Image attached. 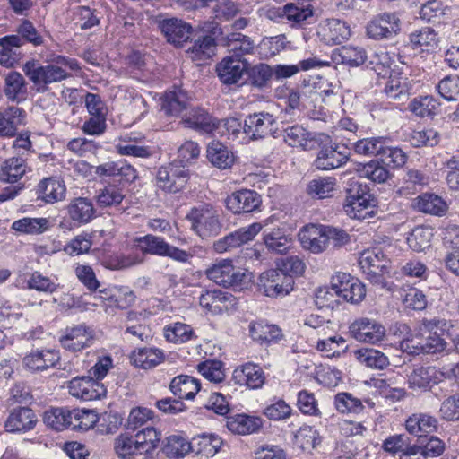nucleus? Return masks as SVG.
I'll return each mask as SVG.
<instances>
[{"label":"nucleus","mask_w":459,"mask_h":459,"mask_svg":"<svg viewBox=\"0 0 459 459\" xmlns=\"http://www.w3.org/2000/svg\"><path fill=\"white\" fill-rule=\"evenodd\" d=\"M206 156L208 160L219 169L230 168L235 160L233 153L228 147L218 141H213L208 144Z\"/></svg>","instance_id":"nucleus-40"},{"label":"nucleus","mask_w":459,"mask_h":459,"mask_svg":"<svg viewBox=\"0 0 459 459\" xmlns=\"http://www.w3.org/2000/svg\"><path fill=\"white\" fill-rule=\"evenodd\" d=\"M186 93L178 87L167 91L163 97L161 108L169 116H178L187 108Z\"/></svg>","instance_id":"nucleus-38"},{"label":"nucleus","mask_w":459,"mask_h":459,"mask_svg":"<svg viewBox=\"0 0 459 459\" xmlns=\"http://www.w3.org/2000/svg\"><path fill=\"white\" fill-rule=\"evenodd\" d=\"M224 46L227 48L230 56L245 59L244 56L255 52V43L247 35L240 32H232L224 38Z\"/></svg>","instance_id":"nucleus-27"},{"label":"nucleus","mask_w":459,"mask_h":459,"mask_svg":"<svg viewBox=\"0 0 459 459\" xmlns=\"http://www.w3.org/2000/svg\"><path fill=\"white\" fill-rule=\"evenodd\" d=\"M299 238L302 247L314 254L324 252L329 246L325 225H306L299 231Z\"/></svg>","instance_id":"nucleus-20"},{"label":"nucleus","mask_w":459,"mask_h":459,"mask_svg":"<svg viewBox=\"0 0 459 459\" xmlns=\"http://www.w3.org/2000/svg\"><path fill=\"white\" fill-rule=\"evenodd\" d=\"M258 290L270 298L283 297L293 290V278L279 268L269 269L258 278Z\"/></svg>","instance_id":"nucleus-4"},{"label":"nucleus","mask_w":459,"mask_h":459,"mask_svg":"<svg viewBox=\"0 0 459 459\" xmlns=\"http://www.w3.org/2000/svg\"><path fill=\"white\" fill-rule=\"evenodd\" d=\"M59 352L55 350H37L23 358V365L31 371H43L53 368L59 361Z\"/></svg>","instance_id":"nucleus-28"},{"label":"nucleus","mask_w":459,"mask_h":459,"mask_svg":"<svg viewBox=\"0 0 459 459\" xmlns=\"http://www.w3.org/2000/svg\"><path fill=\"white\" fill-rule=\"evenodd\" d=\"M66 187L63 180L55 178H45L37 186L38 198L47 204L62 201L65 197Z\"/></svg>","instance_id":"nucleus-24"},{"label":"nucleus","mask_w":459,"mask_h":459,"mask_svg":"<svg viewBox=\"0 0 459 459\" xmlns=\"http://www.w3.org/2000/svg\"><path fill=\"white\" fill-rule=\"evenodd\" d=\"M27 164L21 157L5 160L0 166V181L13 184L18 182L26 173Z\"/></svg>","instance_id":"nucleus-39"},{"label":"nucleus","mask_w":459,"mask_h":459,"mask_svg":"<svg viewBox=\"0 0 459 459\" xmlns=\"http://www.w3.org/2000/svg\"><path fill=\"white\" fill-rule=\"evenodd\" d=\"M262 229L263 225L259 222L242 227L214 241L212 248L218 254L230 252L253 240Z\"/></svg>","instance_id":"nucleus-8"},{"label":"nucleus","mask_w":459,"mask_h":459,"mask_svg":"<svg viewBox=\"0 0 459 459\" xmlns=\"http://www.w3.org/2000/svg\"><path fill=\"white\" fill-rule=\"evenodd\" d=\"M189 179L188 169L179 166L177 161L160 167L156 175L157 186L168 193L181 191Z\"/></svg>","instance_id":"nucleus-7"},{"label":"nucleus","mask_w":459,"mask_h":459,"mask_svg":"<svg viewBox=\"0 0 459 459\" xmlns=\"http://www.w3.org/2000/svg\"><path fill=\"white\" fill-rule=\"evenodd\" d=\"M191 445V451L205 457H211L219 451L222 445V440L217 435L202 434L193 438Z\"/></svg>","instance_id":"nucleus-45"},{"label":"nucleus","mask_w":459,"mask_h":459,"mask_svg":"<svg viewBox=\"0 0 459 459\" xmlns=\"http://www.w3.org/2000/svg\"><path fill=\"white\" fill-rule=\"evenodd\" d=\"M23 288L50 295L55 293L60 288V285L53 279L43 275L39 271H35L28 275L24 281Z\"/></svg>","instance_id":"nucleus-48"},{"label":"nucleus","mask_w":459,"mask_h":459,"mask_svg":"<svg viewBox=\"0 0 459 459\" xmlns=\"http://www.w3.org/2000/svg\"><path fill=\"white\" fill-rule=\"evenodd\" d=\"M387 262L380 247L364 250L359 259L360 268L374 281H377L386 271Z\"/></svg>","instance_id":"nucleus-18"},{"label":"nucleus","mask_w":459,"mask_h":459,"mask_svg":"<svg viewBox=\"0 0 459 459\" xmlns=\"http://www.w3.org/2000/svg\"><path fill=\"white\" fill-rule=\"evenodd\" d=\"M68 388L72 396L83 401L100 399L107 393L104 385L92 377H74L69 382Z\"/></svg>","instance_id":"nucleus-14"},{"label":"nucleus","mask_w":459,"mask_h":459,"mask_svg":"<svg viewBox=\"0 0 459 459\" xmlns=\"http://www.w3.org/2000/svg\"><path fill=\"white\" fill-rule=\"evenodd\" d=\"M50 62L51 64L41 65L35 60H30L23 65V73L37 86L38 91L44 92L49 84L61 82L71 77L68 70H80L79 62L75 58L57 55L53 56Z\"/></svg>","instance_id":"nucleus-1"},{"label":"nucleus","mask_w":459,"mask_h":459,"mask_svg":"<svg viewBox=\"0 0 459 459\" xmlns=\"http://www.w3.org/2000/svg\"><path fill=\"white\" fill-rule=\"evenodd\" d=\"M154 419V412L146 407L133 408L126 420V428L127 430L138 432L146 426H150L149 422Z\"/></svg>","instance_id":"nucleus-51"},{"label":"nucleus","mask_w":459,"mask_h":459,"mask_svg":"<svg viewBox=\"0 0 459 459\" xmlns=\"http://www.w3.org/2000/svg\"><path fill=\"white\" fill-rule=\"evenodd\" d=\"M169 389L180 401L182 399L190 400L200 390V383L190 376L180 375L171 380Z\"/></svg>","instance_id":"nucleus-35"},{"label":"nucleus","mask_w":459,"mask_h":459,"mask_svg":"<svg viewBox=\"0 0 459 459\" xmlns=\"http://www.w3.org/2000/svg\"><path fill=\"white\" fill-rule=\"evenodd\" d=\"M25 112L18 107H9L0 112V137H13L19 126L24 123Z\"/></svg>","instance_id":"nucleus-32"},{"label":"nucleus","mask_w":459,"mask_h":459,"mask_svg":"<svg viewBox=\"0 0 459 459\" xmlns=\"http://www.w3.org/2000/svg\"><path fill=\"white\" fill-rule=\"evenodd\" d=\"M67 210L70 219L80 224L89 222L93 218L95 212L91 201L84 197L72 200Z\"/></svg>","instance_id":"nucleus-41"},{"label":"nucleus","mask_w":459,"mask_h":459,"mask_svg":"<svg viewBox=\"0 0 459 459\" xmlns=\"http://www.w3.org/2000/svg\"><path fill=\"white\" fill-rule=\"evenodd\" d=\"M185 123L191 128L206 134H213L216 126V118H213L202 108H193Z\"/></svg>","instance_id":"nucleus-46"},{"label":"nucleus","mask_w":459,"mask_h":459,"mask_svg":"<svg viewBox=\"0 0 459 459\" xmlns=\"http://www.w3.org/2000/svg\"><path fill=\"white\" fill-rule=\"evenodd\" d=\"M164 336L168 342L185 343L193 338L194 332L190 325L177 322L164 328Z\"/></svg>","instance_id":"nucleus-60"},{"label":"nucleus","mask_w":459,"mask_h":459,"mask_svg":"<svg viewBox=\"0 0 459 459\" xmlns=\"http://www.w3.org/2000/svg\"><path fill=\"white\" fill-rule=\"evenodd\" d=\"M191 450V442L178 434L170 435L163 441L162 452L169 458H182Z\"/></svg>","instance_id":"nucleus-43"},{"label":"nucleus","mask_w":459,"mask_h":459,"mask_svg":"<svg viewBox=\"0 0 459 459\" xmlns=\"http://www.w3.org/2000/svg\"><path fill=\"white\" fill-rule=\"evenodd\" d=\"M334 405L342 413H360L364 410L362 401L350 393H339L334 397Z\"/></svg>","instance_id":"nucleus-62"},{"label":"nucleus","mask_w":459,"mask_h":459,"mask_svg":"<svg viewBox=\"0 0 459 459\" xmlns=\"http://www.w3.org/2000/svg\"><path fill=\"white\" fill-rule=\"evenodd\" d=\"M72 412L73 410L67 408H51L45 411L43 420L47 426L61 431L72 428Z\"/></svg>","instance_id":"nucleus-47"},{"label":"nucleus","mask_w":459,"mask_h":459,"mask_svg":"<svg viewBox=\"0 0 459 459\" xmlns=\"http://www.w3.org/2000/svg\"><path fill=\"white\" fill-rule=\"evenodd\" d=\"M249 333L254 341L261 343H271L280 341L283 334L281 329L275 325H270L264 321L251 323Z\"/></svg>","instance_id":"nucleus-37"},{"label":"nucleus","mask_w":459,"mask_h":459,"mask_svg":"<svg viewBox=\"0 0 459 459\" xmlns=\"http://www.w3.org/2000/svg\"><path fill=\"white\" fill-rule=\"evenodd\" d=\"M93 340V331L85 325L66 327L59 338L61 346L70 351L78 352L88 348Z\"/></svg>","instance_id":"nucleus-17"},{"label":"nucleus","mask_w":459,"mask_h":459,"mask_svg":"<svg viewBox=\"0 0 459 459\" xmlns=\"http://www.w3.org/2000/svg\"><path fill=\"white\" fill-rule=\"evenodd\" d=\"M449 326L450 324L446 319L433 318L423 321L420 331L423 335L425 354H437L446 350L447 343L443 334Z\"/></svg>","instance_id":"nucleus-6"},{"label":"nucleus","mask_w":459,"mask_h":459,"mask_svg":"<svg viewBox=\"0 0 459 459\" xmlns=\"http://www.w3.org/2000/svg\"><path fill=\"white\" fill-rule=\"evenodd\" d=\"M336 180L334 178H318L311 180L307 186V193L319 199L329 197L334 189Z\"/></svg>","instance_id":"nucleus-64"},{"label":"nucleus","mask_w":459,"mask_h":459,"mask_svg":"<svg viewBox=\"0 0 459 459\" xmlns=\"http://www.w3.org/2000/svg\"><path fill=\"white\" fill-rule=\"evenodd\" d=\"M140 454H152L159 446L161 433L153 426H146L135 433Z\"/></svg>","instance_id":"nucleus-49"},{"label":"nucleus","mask_w":459,"mask_h":459,"mask_svg":"<svg viewBox=\"0 0 459 459\" xmlns=\"http://www.w3.org/2000/svg\"><path fill=\"white\" fill-rule=\"evenodd\" d=\"M262 420L259 417L247 414H236L227 418L228 429L238 435H249L257 432L262 427Z\"/></svg>","instance_id":"nucleus-34"},{"label":"nucleus","mask_w":459,"mask_h":459,"mask_svg":"<svg viewBox=\"0 0 459 459\" xmlns=\"http://www.w3.org/2000/svg\"><path fill=\"white\" fill-rule=\"evenodd\" d=\"M404 425L411 435L422 437L437 430L438 420L429 413L417 412L411 415Z\"/></svg>","instance_id":"nucleus-25"},{"label":"nucleus","mask_w":459,"mask_h":459,"mask_svg":"<svg viewBox=\"0 0 459 459\" xmlns=\"http://www.w3.org/2000/svg\"><path fill=\"white\" fill-rule=\"evenodd\" d=\"M349 333L358 342L374 344L384 339L385 328L374 319L361 317L351 324Z\"/></svg>","instance_id":"nucleus-12"},{"label":"nucleus","mask_w":459,"mask_h":459,"mask_svg":"<svg viewBox=\"0 0 459 459\" xmlns=\"http://www.w3.org/2000/svg\"><path fill=\"white\" fill-rule=\"evenodd\" d=\"M114 450L120 459H133L134 455L140 454V446L136 444V437L126 433L120 434L114 441Z\"/></svg>","instance_id":"nucleus-55"},{"label":"nucleus","mask_w":459,"mask_h":459,"mask_svg":"<svg viewBox=\"0 0 459 459\" xmlns=\"http://www.w3.org/2000/svg\"><path fill=\"white\" fill-rule=\"evenodd\" d=\"M444 379V373L434 366L415 368L408 377L409 386L412 389H427Z\"/></svg>","instance_id":"nucleus-23"},{"label":"nucleus","mask_w":459,"mask_h":459,"mask_svg":"<svg viewBox=\"0 0 459 459\" xmlns=\"http://www.w3.org/2000/svg\"><path fill=\"white\" fill-rule=\"evenodd\" d=\"M350 152L345 145L331 143L320 148L315 166L321 170L337 169L347 162Z\"/></svg>","instance_id":"nucleus-16"},{"label":"nucleus","mask_w":459,"mask_h":459,"mask_svg":"<svg viewBox=\"0 0 459 459\" xmlns=\"http://www.w3.org/2000/svg\"><path fill=\"white\" fill-rule=\"evenodd\" d=\"M95 174L100 177H120L121 180L131 183L137 178L136 169L125 161H108L95 168Z\"/></svg>","instance_id":"nucleus-30"},{"label":"nucleus","mask_w":459,"mask_h":459,"mask_svg":"<svg viewBox=\"0 0 459 459\" xmlns=\"http://www.w3.org/2000/svg\"><path fill=\"white\" fill-rule=\"evenodd\" d=\"M367 35L373 39H391L400 30V19L394 13H383L370 20L366 27Z\"/></svg>","instance_id":"nucleus-11"},{"label":"nucleus","mask_w":459,"mask_h":459,"mask_svg":"<svg viewBox=\"0 0 459 459\" xmlns=\"http://www.w3.org/2000/svg\"><path fill=\"white\" fill-rule=\"evenodd\" d=\"M206 276L218 285L225 288H238L242 285L245 273L233 266L230 260H221L206 270Z\"/></svg>","instance_id":"nucleus-10"},{"label":"nucleus","mask_w":459,"mask_h":459,"mask_svg":"<svg viewBox=\"0 0 459 459\" xmlns=\"http://www.w3.org/2000/svg\"><path fill=\"white\" fill-rule=\"evenodd\" d=\"M264 242L270 251L277 254L287 253L291 247V238L279 228L264 231Z\"/></svg>","instance_id":"nucleus-50"},{"label":"nucleus","mask_w":459,"mask_h":459,"mask_svg":"<svg viewBox=\"0 0 459 459\" xmlns=\"http://www.w3.org/2000/svg\"><path fill=\"white\" fill-rule=\"evenodd\" d=\"M411 207L427 214L442 216L447 211L446 203L435 194L425 193L415 197L411 202Z\"/></svg>","instance_id":"nucleus-31"},{"label":"nucleus","mask_w":459,"mask_h":459,"mask_svg":"<svg viewBox=\"0 0 459 459\" xmlns=\"http://www.w3.org/2000/svg\"><path fill=\"white\" fill-rule=\"evenodd\" d=\"M215 48L214 38L206 35L202 39H196L193 46L188 48V52L192 55L193 59L204 60L214 54Z\"/></svg>","instance_id":"nucleus-63"},{"label":"nucleus","mask_w":459,"mask_h":459,"mask_svg":"<svg viewBox=\"0 0 459 459\" xmlns=\"http://www.w3.org/2000/svg\"><path fill=\"white\" fill-rule=\"evenodd\" d=\"M134 242L143 254L169 257L179 263H187L193 256L189 252L172 246L163 238L152 234L138 237Z\"/></svg>","instance_id":"nucleus-3"},{"label":"nucleus","mask_w":459,"mask_h":459,"mask_svg":"<svg viewBox=\"0 0 459 459\" xmlns=\"http://www.w3.org/2000/svg\"><path fill=\"white\" fill-rule=\"evenodd\" d=\"M276 131L275 119L267 112L254 113L247 117L243 126V134L252 140L264 138Z\"/></svg>","instance_id":"nucleus-13"},{"label":"nucleus","mask_w":459,"mask_h":459,"mask_svg":"<svg viewBox=\"0 0 459 459\" xmlns=\"http://www.w3.org/2000/svg\"><path fill=\"white\" fill-rule=\"evenodd\" d=\"M358 360L368 368L384 369L389 365L387 356L375 349H359L356 352Z\"/></svg>","instance_id":"nucleus-52"},{"label":"nucleus","mask_w":459,"mask_h":459,"mask_svg":"<svg viewBox=\"0 0 459 459\" xmlns=\"http://www.w3.org/2000/svg\"><path fill=\"white\" fill-rule=\"evenodd\" d=\"M261 204L260 195L249 189L234 191L225 199L226 208L234 214L255 212Z\"/></svg>","instance_id":"nucleus-15"},{"label":"nucleus","mask_w":459,"mask_h":459,"mask_svg":"<svg viewBox=\"0 0 459 459\" xmlns=\"http://www.w3.org/2000/svg\"><path fill=\"white\" fill-rule=\"evenodd\" d=\"M396 55L385 50H379L374 53L369 59L368 66L379 77H386L394 73L393 66L395 63Z\"/></svg>","instance_id":"nucleus-44"},{"label":"nucleus","mask_w":459,"mask_h":459,"mask_svg":"<svg viewBox=\"0 0 459 459\" xmlns=\"http://www.w3.org/2000/svg\"><path fill=\"white\" fill-rule=\"evenodd\" d=\"M432 238L433 231L431 228L418 226L407 237V243L412 250L420 252L430 247Z\"/></svg>","instance_id":"nucleus-57"},{"label":"nucleus","mask_w":459,"mask_h":459,"mask_svg":"<svg viewBox=\"0 0 459 459\" xmlns=\"http://www.w3.org/2000/svg\"><path fill=\"white\" fill-rule=\"evenodd\" d=\"M186 219L191 222V230L201 238L217 236L222 228L219 211L211 204L193 207Z\"/></svg>","instance_id":"nucleus-2"},{"label":"nucleus","mask_w":459,"mask_h":459,"mask_svg":"<svg viewBox=\"0 0 459 459\" xmlns=\"http://www.w3.org/2000/svg\"><path fill=\"white\" fill-rule=\"evenodd\" d=\"M410 41L413 49L427 53L433 52L438 44L437 33L429 27L412 32L410 35Z\"/></svg>","instance_id":"nucleus-42"},{"label":"nucleus","mask_w":459,"mask_h":459,"mask_svg":"<svg viewBox=\"0 0 459 459\" xmlns=\"http://www.w3.org/2000/svg\"><path fill=\"white\" fill-rule=\"evenodd\" d=\"M385 137H368L354 143L356 153L366 156H381L386 142Z\"/></svg>","instance_id":"nucleus-58"},{"label":"nucleus","mask_w":459,"mask_h":459,"mask_svg":"<svg viewBox=\"0 0 459 459\" xmlns=\"http://www.w3.org/2000/svg\"><path fill=\"white\" fill-rule=\"evenodd\" d=\"M124 198V191L119 186L108 184L99 190L96 202L100 207H109L120 204Z\"/></svg>","instance_id":"nucleus-56"},{"label":"nucleus","mask_w":459,"mask_h":459,"mask_svg":"<svg viewBox=\"0 0 459 459\" xmlns=\"http://www.w3.org/2000/svg\"><path fill=\"white\" fill-rule=\"evenodd\" d=\"M51 228V222L48 218H32L23 217L15 220L11 229L15 232L24 235H39L48 231Z\"/></svg>","instance_id":"nucleus-36"},{"label":"nucleus","mask_w":459,"mask_h":459,"mask_svg":"<svg viewBox=\"0 0 459 459\" xmlns=\"http://www.w3.org/2000/svg\"><path fill=\"white\" fill-rule=\"evenodd\" d=\"M159 27L168 42L181 47L192 34V27L178 18H168L160 21Z\"/></svg>","instance_id":"nucleus-21"},{"label":"nucleus","mask_w":459,"mask_h":459,"mask_svg":"<svg viewBox=\"0 0 459 459\" xmlns=\"http://www.w3.org/2000/svg\"><path fill=\"white\" fill-rule=\"evenodd\" d=\"M438 108V101L429 95L414 98L408 106L409 110L420 117L435 115Z\"/></svg>","instance_id":"nucleus-53"},{"label":"nucleus","mask_w":459,"mask_h":459,"mask_svg":"<svg viewBox=\"0 0 459 459\" xmlns=\"http://www.w3.org/2000/svg\"><path fill=\"white\" fill-rule=\"evenodd\" d=\"M335 59L339 58L341 63L355 67L365 63L367 60L366 51L362 48L353 46H343L334 51Z\"/></svg>","instance_id":"nucleus-54"},{"label":"nucleus","mask_w":459,"mask_h":459,"mask_svg":"<svg viewBox=\"0 0 459 459\" xmlns=\"http://www.w3.org/2000/svg\"><path fill=\"white\" fill-rule=\"evenodd\" d=\"M232 377L237 384L250 389L262 387L265 380L262 368L254 363H246L241 368H236Z\"/></svg>","instance_id":"nucleus-26"},{"label":"nucleus","mask_w":459,"mask_h":459,"mask_svg":"<svg viewBox=\"0 0 459 459\" xmlns=\"http://www.w3.org/2000/svg\"><path fill=\"white\" fill-rule=\"evenodd\" d=\"M36 422L37 419L33 411L28 407H22L10 413L4 427L8 432H25L32 429Z\"/></svg>","instance_id":"nucleus-29"},{"label":"nucleus","mask_w":459,"mask_h":459,"mask_svg":"<svg viewBox=\"0 0 459 459\" xmlns=\"http://www.w3.org/2000/svg\"><path fill=\"white\" fill-rule=\"evenodd\" d=\"M130 359L137 368L151 369L164 361L165 354L158 348L143 347L134 350L130 355Z\"/></svg>","instance_id":"nucleus-33"},{"label":"nucleus","mask_w":459,"mask_h":459,"mask_svg":"<svg viewBox=\"0 0 459 459\" xmlns=\"http://www.w3.org/2000/svg\"><path fill=\"white\" fill-rule=\"evenodd\" d=\"M320 39L327 45L341 44L348 39L351 30L345 22L339 19L327 20L318 28Z\"/></svg>","instance_id":"nucleus-22"},{"label":"nucleus","mask_w":459,"mask_h":459,"mask_svg":"<svg viewBox=\"0 0 459 459\" xmlns=\"http://www.w3.org/2000/svg\"><path fill=\"white\" fill-rule=\"evenodd\" d=\"M247 66L248 63L246 59L227 56L217 65L216 72L223 84H237L242 80Z\"/></svg>","instance_id":"nucleus-19"},{"label":"nucleus","mask_w":459,"mask_h":459,"mask_svg":"<svg viewBox=\"0 0 459 459\" xmlns=\"http://www.w3.org/2000/svg\"><path fill=\"white\" fill-rule=\"evenodd\" d=\"M283 138L290 146L302 148H305L307 145V142L313 139L311 133L299 125L285 128Z\"/></svg>","instance_id":"nucleus-59"},{"label":"nucleus","mask_w":459,"mask_h":459,"mask_svg":"<svg viewBox=\"0 0 459 459\" xmlns=\"http://www.w3.org/2000/svg\"><path fill=\"white\" fill-rule=\"evenodd\" d=\"M199 305L212 316L233 313L238 308L237 298L221 290H206L199 297Z\"/></svg>","instance_id":"nucleus-5"},{"label":"nucleus","mask_w":459,"mask_h":459,"mask_svg":"<svg viewBox=\"0 0 459 459\" xmlns=\"http://www.w3.org/2000/svg\"><path fill=\"white\" fill-rule=\"evenodd\" d=\"M388 80L385 85V92L387 97L394 100H402L409 95L406 79L399 74L392 73L387 75Z\"/></svg>","instance_id":"nucleus-61"},{"label":"nucleus","mask_w":459,"mask_h":459,"mask_svg":"<svg viewBox=\"0 0 459 459\" xmlns=\"http://www.w3.org/2000/svg\"><path fill=\"white\" fill-rule=\"evenodd\" d=\"M333 290L337 291L339 299L342 298L352 304L359 303L366 296L364 284L355 277L346 273H337L333 277Z\"/></svg>","instance_id":"nucleus-9"}]
</instances>
